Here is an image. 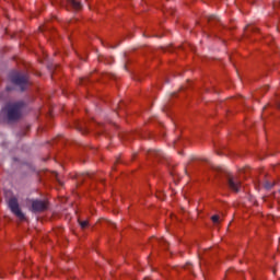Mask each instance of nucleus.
I'll return each mask as SVG.
<instances>
[{
    "mask_svg": "<svg viewBox=\"0 0 280 280\" xmlns=\"http://www.w3.org/2000/svg\"><path fill=\"white\" fill-rule=\"evenodd\" d=\"M23 103H9L1 110V117L5 119V121H16V119H21V115H23Z\"/></svg>",
    "mask_w": 280,
    "mask_h": 280,
    "instance_id": "1",
    "label": "nucleus"
},
{
    "mask_svg": "<svg viewBox=\"0 0 280 280\" xmlns=\"http://www.w3.org/2000/svg\"><path fill=\"white\" fill-rule=\"evenodd\" d=\"M9 207L12 213H14V215H16L19 220H25V214L23 213V211H21V208H19V201L16 200V198H11L9 200Z\"/></svg>",
    "mask_w": 280,
    "mask_h": 280,
    "instance_id": "2",
    "label": "nucleus"
},
{
    "mask_svg": "<svg viewBox=\"0 0 280 280\" xmlns=\"http://www.w3.org/2000/svg\"><path fill=\"white\" fill-rule=\"evenodd\" d=\"M12 82H13V84H16V86H20V89L22 91H24L25 86H27V84H30V81H27V78L23 74H15L12 78Z\"/></svg>",
    "mask_w": 280,
    "mask_h": 280,
    "instance_id": "3",
    "label": "nucleus"
},
{
    "mask_svg": "<svg viewBox=\"0 0 280 280\" xmlns=\"http://www.w3.org/2000/svg\"><path fill=\"white\" fill-rule=\"evenodd\" d=\"M228 185L232 191H240V188L242 187V182L237 177L230 176L228 179Z\"/></svg>",
    "mask_w": 280,
    "mask_h": 280,
    "instance_id": "4",
    "label": "nucleus"
},
{
    "mask_svg": "<svg viewBox=\"0 0 280 280\" xmlns=\"http://www.w3.org/2000/svg\"><path fill=\"white\" fill-rule=\"evenodd\" d=\"M33 211H45L47 209V203L40 200H34L32 202Z\"/></svg>",
    "mask_w": 280,
    "mask_h": 280,
    "instance_id": "5",
    "label": "nucleus"
},
{
    "mask_svg": "<svg viewBox=\"0 0 280 280\" xmlns=\"http://www.w3.org/2000/svg\"><path fill=\"white\" fill-rule=\"evenodd\" d=\"M74 10H82V4L78 0H68Z\"/></svg>",
    "mask_w": 280,
    "mask_h": 280,
    "instance_id": "6",
    "label": "nucleus"
},
{
    "mask_svg": "<svg viewBox=\"0 0 280 280\" xmlns=\"http://www.w3.org/2000/svg\"><path fill=\"white\" fill-rule=\"evenodd\" d=\"M81 229H89V221H79Z\"/></svg>",
    "mask_w": 280,
    "mask_h": 280,
    "instance_id": "7",
    "label": "nucleus"
},
{
    "mask_svg": "<svg viewBox=\"0 0 280 280\" xmlns=\"http://www.w3.org/2000/svg\"><path fill=\"white\" fill-rule=\"evenodd\" d=\"M213 224H219L220 223V215H212L211 218Z\"/></svg>",
    "mask_w": 280,
    "mask_h": 280,
    "instance_id": "8",
    "label": "nucleus"
},
{
    "mask_svg": "<svg viewBox=\"0 0 280 280\" xmlns=\"http://www.w3.org/2000/svg\"><path fill=\"white\" fill-rule=\"evenodd\" d=\"M264 187H265L266 189H270V187H272V183L266 182V183L264 184Z\"/></svg>",
    "mask_w": 280,
    "mask_h": 280,
    "instance_id": "9",
    "label": "nucleus"
},
{
    "mask_svg": "<svg viewBox=\"0 0 280 280\" xmlns=\"http://www.w3.org/2000/svg\"><path fill=\"white\" fill-rule=\"evenodd\" d=\"M279 107H280V105H279Z\"/></svg>",
    "mask_w": 280,
    "mask_h": 280,
    "instance_id": "10",
    "label": "nucleus"
}]
</instances>
